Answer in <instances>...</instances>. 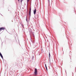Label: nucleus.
I'll return each mask as SVG.
<instances>
[{
	"label": "nucleus",
	"instance_id": "nucleus-10",
	"mask_svg": "<svg viewBox=\"0 0 76 76\" xmlns=\"http://www.w3.org/2000/svg\"><path fill=\"white\" fill-rule=\"evenodd\" d=\"M29 1V0H27V1Z\"/></svg>",
	"mask_w": 76,
	"mask_h": 76
},
{
	"label": "nucleus",
	"instance_id": "nucleus-6",
	"mask_svg": "<svg viewBox=\"0 0 76 76\" xmlns=\"http://www.w3.org/2000/svg\"><path fill=\"white\" fill-rule=\"evenodd\" d=\"M31 11H30L29 12V16H31Z\"/></svg>",
	"mask_w": 76,
	"mask_h": 76
},
{
	"label": "nucleus",
	"instance_id": "nucleus-8",
	"mask_svg": "<svg viewBox=\"0 0 76 76\" xmlns=\"http://www.w3.org/2000/svg\"><path fill=\"white\" fill-rule=\"evenodd\" d=\"M30 12H31V8L30 9Z\"/></svg>",
	"mask_w": 76,
	"mask_h": 76
},
{
	"label": "nucleus",
	"instance_id": "nucleus-4",
	"mask_svg": "<svg viewBox=\"0 0 76 76\" xmlns=\"http://www.w3.org/2000/svg\"><path fill=\"white\" fill-rule=\"evenodd\" d=\"M0 56L2 58H3V56H2L1 53H0Z\"/></svg>",
	"mask_w": 76,
	"mask_h": 76
},
{
	"label": "nucleus",
	"instance_id": "nucleus-1",
	"mask_svg": "<svg viewBox=\"0 0 76 76\" xmlns=\"http://www.w3.org/2000/svg\"><path fill=\"white\" fill-rule=\"evenodd\" d=\"M37 68H35V69L34 70V74L35 75H37Z\"/></svg>",
	"mask_w": 76,
	"mask_h": 76
},
{
	"label": "nucleus",
	"instance_id": "nucleus-2",
	"mask_svg": "<svg viewBox=\"0 0 76 76\" xmlns=\"http://www.w3.org/2000/svg\"><path fill=\"white\" fill-rule=\"evenodd\" d=\"M5 28L3 27H1L0 28V31H2V30H4Z\"/></svg>",
	"mask_w": 76,
	"mask_h": 76
},
{
	"label": "nucleus",
	"instance_id": "nucleus-5",
	"mask_svg": "<svg viewBox=\"0 0 76 76\" xmlns=\"http://www.w3.org/2000/svg\"><path fill=\"white\" fill-rule=\"evenodd\" d=\"M45 67H46V69L47 70H48L47 67V65H46V64H45Z\"/></svg>",
	"mask_w": 76,
	"mask_h": 76
},
{
	"label": "nucleus",
	"instance_id": "nucleus-11",
	"mask_svg": "<svg viewBox=\"0 0 76 76\" xmlns=\"http://www.w3.org/2000/svg\"><path fill=\"white\" fill-rule=\"evenodd\" d=\"M18 1H19V0H18Z\"/></svg>",
	"mask_w": 76,
	"mask_h": 76
},
{
	"label": "nucleus",
	"instance_id": "nucleus-12",
	"mask_svg": "<svg viewBox=\"0 0 76 76\" xmlns=\"http://www.w3.org/2000/svg\"><path fill=\"white\" fill-rule=\"evenodd\" d=\"M21 2H22V0H21Z\"/></svg>",
	"mask_w": 76,
	"mask_h": 76
},
{
	"label": "nucleus",
	"instance_id": "nucleus-7",
	"mask_svg": "<svg viewBox=\"0 0 76 76\" xmlns=\"http://www.w3.org/2000/svg\"><path fill=\"white\" fill-rule=\"evenodd\" d=\"M49 58H50V52L49 53Z\"/></svg>",
	"mask_w": 76,
	"mask_h": 76
},
{
	"label": "nucleus",
	"instance_id": "nucleus-3",
	"mask_svg": "<svg viewBox=\"0 0 76 76\" xmlns=\"http://www.w3.org/2000/svg\"><path fill=\"white\" fill-rule=\"evenodd\" d=\"M36 11L37 10H36V9H35L34 10V15H35V14H36Z\"/></svg>",
	"mask_w": 76,
	"mask_h": 76
},
{
	"label": "nucleus",
	"instance_id": "nucleus-9",
	"mask_svg": "<svg viewBox=\"0 0 76 76\" xmlns=\"http://www.w3.org/2000/svg\"><path fill=\"white\" fill-rule=\"evenodd\" d=\"M26 20L27 22H28V20H27V18H26Z\"/></svg>",
	"mask_w": 76,
	"mask_h": 76
}]
</instances>
